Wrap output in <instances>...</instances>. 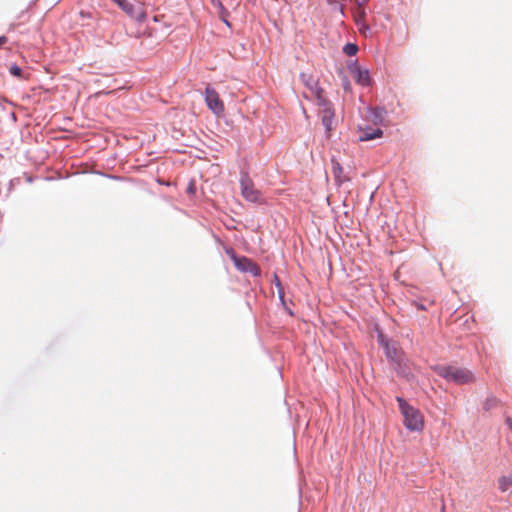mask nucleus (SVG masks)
<instances>
[{"label": "nucleus", "instance_id": "nucleus-21", "mask_svg": "<svg viewBox=\"0 0 512 512\" xmlns=\"http://www.w3.org/2000/svg\"><path fill=\"white\" fill-rule=\"evenodd\" d=\"M506 423H507L509 429L512 431V417H508L506 419Z\"/></svg>", "mask_w": 512, "mask_h": 512}, {"label": "nucleus", "instance_id": "nucleus-14", "mask_svg": "<svg viewBox=\"0 0 512 512\" xmlns=\"http://www.w3.org/2000/svg\"><path fill=\"white\" fill-rule=\"evenodd\" d=\"M498 485H499V489L502 492H506L507 490H509L512 487V479L509 477L503 476L499 479Z\"/></svg>", "mask_w": 512, "mask_h": 512}, {"label": "nucleus", "instance_id": "nucleus-3", "mask_svg": "<svg viewBox=\"0 0 512 512\" xmlns=\"http://www.w3.org/2000/svg\"><path fill=\"white\" fill-rule=\"evenodd\" d=\"M241 195L249 202L263 203L261 192L254 186L248 173H242L240 178Z\"/></svg>", "mask_w": 512, "mask_h": 512}, {"label": "nucleus", "instance_id": "nucleus-11", "mask_svg": "<svg viewBox=\"0 0 512 512\" xmlns=\"http://www.w3.org/2000/svg\"><path fill=\"white\" fill-rule=\"evenodd\" d=\"M381 344L384 346L386 355L391 360H398L399 359V351L395 345H390L387 341L384 340L383 336H379Z\"/></svg>", "mask_w": 512, "mask_h": 512}, {"label": "nucleus", "instance_id": "nucleus-19", "mask_svg": "<svg viewBox=\"0 0 512 512\" xmlns=\"http://www.w3.org/2000/svg\"><path fill=\"white\" fill-rule=\"evenodd\" d=\"M10 71L13 75L18 76L20 75L21 69L17 66H13Z\"/></svg>", "mask_w": 512, "mask_h": 512}, {"label": "nucleus", "instance_id": "nucleus-4", "mask_svg": "<svg viewBox=\"0 0 512 512\" xmlns=\"http://www.w3.org/2000/svg\"><path fill=\"white\" fill-rule=\"evenodd\" d=\"M317 105L319 106L320 110V117L322 124L324 125L327 134L329 135L331 131L333 130V123L335 118V112L332 107V104L327 98H324L317 102Z\"/></svg>", "mask_w": 512, "mask_h": 512}, {"label": "nucleus", "instance_id": "nucleus-7", "mask_svg": "<svg viewBox=\"0 0 512 512\" xmlns=\"http://www.w3.org/2000/svg\"><path fill=\"white\" fill-rule=\"evenodd\" d=\"M205 101L210 110L215 114H221L224 111V104L221 101L218 93L211 87H206L205 90Z\"/></svg>", "mask_w": 512, "mask_h": 512}, {"label": "nucleus", "instance_id": "nucleus-8", "mask_svg": "<svg viewBox=\"0 0 512 512\" xmlns=\"http://www.w3.org/2000/svg\"><path fill=\"white\" fill-rule=\"evenodd\" d=\"M119 7L122 8L131 18L143 22L146 19V12L142 6L135 7L133 4L127 2L126 0H122L119 2Z\"/></svg>", "mask_w": 512, "mask_h": 512}, {"label": "nucleus", "instance_id": "nucleus-15", "mask_svg": "<svg viewBox=\"0 0 512 512\" xmlns=\"http://www.w3.org/2000/svg\"><path fill=\"white\" fill-rule=\"evenodd\" d=\"M343 51L348 56H354L358 52V47L353 43H347L343 47Z\"/></svg>", "mask_w": 512, "mask_h": 512}, {"label": "nucleus", "instance_id": "nucleus-10", "mask_svg": "<svg viewBox=\"0 0 512 512\" xmlns=\"http://www.w3.org/2000/svg\"><path fill=\"white\" fill-rule=\"evenodd\" d=\"M351 71L353 73V78L358 84L362 86H368L370 84V76L368 70L361 69L360 67H354L351 68Z\"/></svg>", "mask_w": 512, "mask_h": 512}, {"label": "nucleus", "instance_id": "nucleus-18", "mask_svg": "<svg viewBox=\"0 0 512 512\" xmlns=\"http://www.w3.org/2000/svg\"><path fill=\"white\" fill-rule=\"evenodd\" d=\"M343 85H344V89L346 91H350L351 90V85H350V82H349V80L347 78H344Z\"/></svg>", "mask_w": 512, "mask_h": 512}, {"label": "nucleus", "instance_id": "nucleus-1", "mask_svg": "<svg viewBox=\"0 0 512 512\" xmlns=\"http://www.w3.org/2000/svg\"><path fill=\"white\" fill-rule=\"evenodd\" d=\"M433 369L437 375L457 385H465L475 381L474 374L464 367L455 365H439Z\"/></svg>", "mask_w": 512, "mask_h": 512}, {"label": "nucleus", "instance_id": "nucleus-2", "mask_svg": "<svg viewBox=\"0 0 512 512\" xmlns=\"http://www.w3.org/2000/svg\"><path fill=\"white\" fill-rule=\"evenodd\" d=\"M399 409L403 415L405 427L410 431H422L424 428V418L422 413L409 405L403 398L397 397Z\"/></svg>", "mask_w": 512, "mask_h": 512}, {"label": "nucleus", "instance_id": "nucleus-16", "mask_svg": "<svg viewBox=\"0 0 512 512\" xmlns=\"http://www.w3.org/2000/svg\"><path fill=\"white\" fill-rule=\"evenodd\" d=\"M274 281H275L276 287L278 288L279 297H280L281 300H283L284 299V295H285L284 294V289H283V287L281 285V282H280V280H279L277 275H274Z\"/></svg>", "mask_w": 512, "mask_h": 512}, {"label": "nucleus", "instance_id": "nucleus-23", "mask_svg": "<svg viewBox=\"0 0 512 512\" xmlns=\"http://www.w3.org/2000/svg\"><path fill=\"white\" fill-rule=\"evenodd\" d=\"M41 0H34V6H38L40 4Z\"/></svg>", "mask_w": 512, "mask_h": 512}, {"label": "nucleus", "instance_id": "nucleus-20", "mask_svg": "<svg viewBox=\"0 0 512 512\" xmlns=\"http://www.w3.org/2000/svg\"><path fill=\"white\" fill-rule=\"evenodd\" d=\"M7 41H8V39H7V37H6V36H1V37H0V48H1L4 44H6V43H7Z\"/></svg>", "mask_w": 512, "mask_h": 512}, {"label": "nucleus", "instance_id": "nucleus-5", "mask_svg": "<svg viewBox=\"0 0 512 512\" xmlns=\"http://www.w3.org/2000/svg\"><path fill=\"white\" fill-rule=\"evenodd\" d=\"M230 255L232 261L234 262V265L236 268L241 272H248L252 274L253 276H260L261 271L258 265L251 259L247 257H238L233 250L228 252Z\"/></svg>", "mask_w": 512, "mask_h": 512}, {"label": "nucleus", "instance_id": "nucleus-13", "mask_svg": "<svg viewBox=\"0 0 512 512\" xmlns=\"http://www.w3.org/2000/svg\"><path fill=\"white\" fill-rule=\"evenodd\" d=\"M332 172L337 183L341 184L348 180V178L343 175L342 166L335 160H332Z\"/></svg>", "mask_w": 512, "mask_h": 512}, {"label": "nucleus", "instance_id": "nucleus-22", "mask_svg": "<svg viewBox=\"0 0 512 512\" xmlns=\"http://www.w3.org/2000/svg\"><path fill=\"white\" fill-rule=\"evenodd\" d=\"M57 2H58V0L49 2L48 4L44 5V8H47L48 6H53V5L57 4Z\"/></svg>", "mask_w": 512, "mask_h": 512}, {"label": "nucleus", "instance_id": "nucleus-24", "mask_svg": "<svg viewBox=\"0 0 512 512\" xmlns=\"http://www.w3.org/2000/svg\"><path fill=\"white\" fill-rule=\"evenodd\" d=\"M114 2H116L117 4H119V2H121L122 0H113Z\"/></svg>", "mask_w": 512, "mask_h": 512}, {"label": "nucleus", "instance_id": "nucleus-17", "mask_svg": "<svg viewBox=\"0 0 512 512\" xmlns=\"http://www.w3.org/2000/svg\"><path fill=\"white\" fill-rule=\"evenodd\" d=\"M498 403V400L495 397L488 398L484 404L485 409H490L494 406H496Z\"/></svg>", "mask_w": 512, "mask_h": 512}, {"label": "nucleus", "instance_id": "nucleus-12", "mask_svg": "<svg viewBox=\"0 0 512 512\" xmlns=\"http://www.w3.org/2000/svg\"><path fill=\"white\" fill-rule=\"evenodd\" d=\"M383 134V131L379 128L377 129H366L362 131L361 135L359 136L360 141H370L376 138L381 137Z\"/></svg>", "mask_w": 512, "mask_h": 512}, {"label": "nucleus", "instance_id": "nucleus-9", "mask_svg": "<svg viewBox=\"0 0 512 512\" xmlns=\"http://www.w3.org/2000/svg\"><path fill=\"white\" fill-rule=\"evenodd\" d=\"M367 2L368 0H357L358 7L354 17L357 25L359 26L360 31L368 29V26L364 23V19L366 17L365 5L367 4Z\"/></svg>", "mask_w": 512, "mask_h": 512}, {"label": "nucleus", "instance_id": "nucleus-6", "mask_svg": "<svg viewBox=\"0 0 512 512\" xmlns=\"http://www.w3.org/2000/svg\"><path fill=\"white\" fill-rule=\"evenodd\" d=\"M300 78L306 88L309 90L311 97L315 98L318 102L324 98V90L319 86L318 80L313 75L307 73H301Z\"/></svg>", "mask_w": 512, "mask_h": 512}]
</instances>
